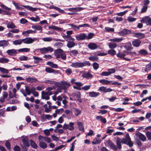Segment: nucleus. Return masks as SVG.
Instances as JSON below:
<instances>
[{
  "mask_svg": "<svg viewBox=\"0 0 151 151\" xmlns=\"http://www.w3.org/2000/svg\"><path fill=\"white\" fill-rule=\"evenodd\" d=\"M30 19L31 20L35 22H38L40 21V18L38 16H37L36 17H31Z\"/></svg>",
  "mask_w": 151,
  "mask_h": 151,
  "instance_id": "58",
  "label": "nucleus"
},
{
  "mask_svg": "<svg viewBox=\"0 0 151 151\" xmlns=\"http://www.w3.org/2000/svg\"><path fill=\"white\" fill-rule=\"evenodd\" d=\"M38 139L39 141V143L43 142L45 141V137L40 135L38 137Z\"/></svg>",
  "mask_w": 151,
  "mask_h": 151,
  "instance_id": "57",
  "label": "nucleus"
},
{
  "mask_svg": "<svg viewBox=\"0 0 151 151\" xmlns=\"http://www.w3.org/2000/svg\"><path fill=\"white\" fill-rule=\"evenodd\" d=\"M105 29L107 32H113L114 31V28H110L109 27H105Z\"/></svg>",
  "mask_w": 151,
  "mask_h": 151,
  "instance_id": "51",
  "label": "nucleus"
},
{
  "mask_svg": "<svg viewBox=\"0 0 151 151\" xmlns=\"http://www.w3.org/2000/svg\"><path fill=\"white\" fill-rule=\"evenodd\" d=\"M18 50L14 49L8 50L6 51L7 54L11 56H15L17 55Z\"/></svg>",
  "mask_w": 151,
  "mask_h": 151,
  "instance_id": "16",
  "label": "nucleus"
},
{
  "mask_svg": "<svg viewBox=\"0 0 151 151\" xmlns=\"http://www.w3.org/2000/svg\"><path fill=\"white\" fill-rule=\"evenodd\" d=\"M88 59L92 61H96L98 60V58L96 56H91L89 57Z\"/></svg>",
  "mask_w": 151,
  "mask_h": 151,
  "instance_id": "47",
  "label": "nucleus"
},
{
  "mask_svg": "<svg viewBox=\"0 0 151 151\" xmlns=\"http://www.w3.org/2000/svg\"><path fill=\"white\" fill-rule=\"evenodd\" d=\"M25 91L26 92V94L27 95H29L32 93L31 88H30L29 87L26 86L25 87Z\"/></svg>",
  "mask_w": 151,
  "mask_h": 151,
  "instance_id": "48",
  "label": "nucleus"
},
{
  "mask_svg": "<svg viewBox=\"0 0 151 151\" xmlns=\"http://www.w3.org/2000/svg\"><path fill=\"white\" fill-rule=\"evenodd\" d=\"M122 141L119 137H117L116 140V144L117 145V147L119 150H120L122 148L121 143L122 142Z\"/></svg>",
  "mask_w": 151,
  "mask_h": 151,
  "instance_id": "32",
  "label": "nucleus"
},
{
  "mask_svg": "<svg viewBox=\"0 0 151 151\" xmlns=\"http://www.w3.org/2000/svg\"><path fill=\"white\" fill-rule=\"evenodd\" d=\"M19 58L20 61H26L28 59H29L28 57L24 55L20 56Z\"/></svg>",
  "mask_w": 151,
  "mask_h": 151,
  "instance_id": "60",
  "label": "nucleus"
},
{
  "mask_svg": "<svg viewBox=\"0 0 151 151\" xmlns=\"http://www.w3.org/2000/svg\"><path fill=\"white\" fill-rule=\"evenodd\" d=\"M102 140L100 138H98L95 137L93 139V141L92 142L93 145H98L101 142Z\"/></svg>",
  "mask_w": 151,
  "mask_h": 151,
  "instance_id": "29",
  "label": "nucleus"
},
{
  "mask_svg": "<svg viewBox=\"0 0 151 151\" xmlns=\"http://www.w3.org/2000/svg\"><path fill=\"white\" fill-rule=\"evenodd\" d=\"M0 6L3 9H2V14L8 15H11V12L10 11L11 10V8L7 7L3 4L0 5Z\"/></svg>",
  "mask_w": 151,
  "mask_h": 151,
  "instance_id": "6",
  "label": "nucleus"
},
{
  "mask_svg": "<svg viewBox=\"0 0 151 151\" xmlns=\"http://www.w3.org/2000/svg\"><path fill=\"white\" fill-rule=\"evenodd\" d=\"M69 39H65L68 42L66 46L68 48H71L76 45L75 42V39L73 37H70Z\"/></svg>",
  "mask_w": 151,
  "mask_h": 151,
  "instance_id": "7",
  "label": "nucleus"
},
{
  "mask_svg": "<svg viewBox=\"0 0 151 151\" xmlns=\"http://www.w3.org/2000/svg\"><path fill=\"white\" fill-rule=\"evenodd\" d=\"M88 47L90 50H93L97 49L98 47V46L95 43L90 42L88 44Z\"/></svg>",
  "mask_w": 151,
  "mask_h": 151,
  "instance_id": "20",
  "label": "nucleus"
},
{
  "mask_svg": "<svg viewBox=\"0 0 151 151\" xmlns=\"http://www.w3.org/2000/svg\"><path fill=\"white\" fill-rule=\"evenodd\" d=\"M77 125L79 130L82 132H84V127L83 124L81 122H78Z\"/></svg>",
  "mask_w": 151,
  "mask_h": 151,
  "instance_id": "34",
  "label": "nucleus"
},
{
  "mask_svg": "<svg viewBox=\"0 0 151 151\" xmlns=\"http://www.w3.org/2000/svg\"><path fill=\"white\" fill-rule=\"evenodd\" d=\"M68 25L70 26L72 29L76 31L78 30L80 27H90V26L87 24H80L77 26V25L72 24H68Z\"/></svg>",
  "mask_w": 151,
  "mask_h": 151,
  "instance_id": "5",
  "label": "nucleus"
},
{
  "mask_svg": "<svg viewBox=\"0 0 151 151\" xmlns=\"http://www.w3.org/2000/svg\"><path fill=\"white\" fill-rule=\"evenodd\" d=\"M88 93L89 96L91 97H96L100 95L99 93L93 91L90 92Z\"/></svg>",
  "mask_w": 151,
  "mask_h": 151,
  "instance_id": "26",
  "label": "nucleus"
},
{
  "mask_svg": "<svg viewBox=\"0 0 151 151\" xmlns=\"http://www.w3.org/2000/svg\"><path fill=\"white\" fill-rule=\"evenodd\" d=\"M55 89V88L54 86H53L52 87H49L46 88V91H42V98L46 100H49L50 99L49 96L52 95L51 91Z\"/></svg>",
  "mask_w": 151,
  "mask_h": 151,
  "instance_id": "2",
  "label": "nucleus"
},
{
  "mask_svg": "<svg viewBox=\"0 0 151 151\" xmlns=\"http://www.w3.org/2000/svg\"><path fill=\"white\" fill-rule=\"evenodd\" d=\"M78 53V51L75 50H72L69 52V54L71 56H76Z\"/></svg>",
  "mask_w": 151,
  "mask_h": 151,
  "instance_id": "43",
  "label": "nucleus"
},
{
  "mask_svg": "<svg viewBox=\"0 0 151 151\" xmlns=\"http://www.w3.org/2000/svg\"><path fill=\"white\" fill-rule=\"evenodd\" d=\"M123 40L122 38H118L117 37H115L113 39H111L110 41L112 42H122Z\"/></svg>",
  "mask_w": 151,
  "mask_h": 151,
  "instance_id": "37",
  "label": "nucleus"
},
{
  "mask_svg": "<svg viewBox=\"0 0 151 151\" xmlns=\"http://www.w3.org/2000/svg\"><path fill=\"white\" fill-rule=\"evenodd\" d=\"M81 93L80 91H77L72 94V96L77 99H80L81 97Z\"/></svg>",
  "mask_w": 151,
  "mask_h": 151,
  "instance_id": "33",
  "label": "nucleus"
},
{
  "mask_svg": "<svg viewBox=\"0 0 151 151\" xmlns=\"http://www.w3.org/2000/svg\"><path fill=\"white\" fill-rule=\"evenodd\" d=\"M46 65L53 68H58V66L57 64H55L53 62L51 61L47 62Z\"/></svg>",
  "mask_w": 151,
  "mask_h": 151,
  "instance_id": "31",
  "label": "nucleus"
},
{
  "mask_svg": "<svg viewBox=\"0 0 151 151\" xmlns=\"http://www.w3.org/2000/svg\"><path fill=\"white\" fill-rule=\"evenodd\" d=\"M140 22L141 23H145L147 25L151 26V18L148 16L142 18Z\"/></svg>",
  "mask_w": 151,
  "mask_h": 151,
  "instance_id": "11",
  "label": "nucleus"
},
{
  "mask_svg": "<svg viewBox=\"0 0 151 151\" xmlns=\"http://www.w3.org/2000/svg\"><path fill=\"white\" fill-rule=\"evenodd\" d=\"M138 52L139 54L142 55H146L148 54L147 52L144 49H142L139 50Z\"/></svg>",
  "mask_w": 151,
  "mask_h": 151,
  "instance_id": "53",
  "label": "nucleus"
},
{
  "mask_svg": "<svg viewBox=\"0 0 151 151\" xmlns=\"http://www.w3.org/2000/svg\"><path fill=\"white\" fill-rule=\"evenodd\" d=\"M63 50L60 49H58L54 51V54L57 59L61 58L63 60L66 59V54L63 53Z\"/></svg>",
  "mask_w": 151,
  "mask_h": 151,
  "instance_id": "4",
  "label": "nucleus"
},
{
  "mask_svg": "<svg viewBox=\"0 0 151 151\" xmlns=\"http://www.w3.org/2000/svg\"><path fill=\"white\" fill-rule=\"evenodd\" d=\"M112 90H113L110 88H106V87L102 86L99 88L98 91L106 93L111 92Z\"/></svg>",
  "mask_w": 151,
  "mask_h": 151,
  "instance_id": "15",
  "label": "nucleus"
},
{
  "mask_svg": "<svg viewBox=\"0 0 151 151\" xmlns=\"http://www.w3.org/2000/svg\"><path fill=\"white\" fill-rule=\"evenodd\" d=\"M91 65V63L89 61H85L82 62H76L73 63L70 66L74 68H80L86 66H89Z\"/></svg>",
  "mask_w": 151,
  "mask_h": 151,
  "instance_id": "3",
  "label": "nucleus"
},
{
  "mask_svg": "<svg viewBox=\"0 0 151 151\" xmlns=\"http://www.w3.org/2000/svg\"><path fill=\"white\" fill-rule=\"evenodd\" d=\"M141 42L139 39H135L133 40L132 42V45L136 47H138L140 46Z\"/></svg>",
  "mask_w": 151,
  "mask_h": 151,
  "instance_id": "24",
  "label": "nucleus"
},
{
  "mask_svg": "<svg viewBox=\"0 0 151 151\" xmlns=\"http://www.w3.org/2000/svg\"><path fill=\"white\" fill-rule=\"evenodd\" d=\"M72 111L75 115L78 116L81 114V111L78 109L73 108Z\"/></svg>",
  "mask_w": 151,
  "mask_h": 151,
  "instance_id": "30",
  "label": "nucleus"
},
{
  "mask_svg": "<svg viewBox=\"0 0 151 151\" xmlns=\"http://www.w3.org/2000/svg\"><path fill=\"white\" fill-rule=\"evenodd\" d=\"M134 35L133 36L139 39H142L145 37V35L141 33H133Z\"/></svg>",
  "mask_w": 151,
  "mask_h": 151,
  "instance_id": "25",
  "label": "nucleus"
},
{
  "mask_svg": "<svg viewBox=\"0 0 151 151\" xmlns=\"http://www.w3.org/2000/svg\"><path fill=\"white\" fill-rule=\"evenodd\" d=\"M36 90V89L35 87H31V92L34 96L37 97L39 96V94L37 92L35 91Z\"/></svg>",
  "mask_w": 151,
  "mask_h": 151,
  "instance_id": "35",
  "label": "nucleus"
},
{
  "mask_svg": "<svg viewBox=\"0 0 151 151\" xmlns=\"http://www.w3.org/2000/svg\"><path fill=\"white\" fill-rule=\"evenodd\" d=\"M122 142L124 144H127L130 147L132 146L133 145V143L131 141L130 138L128 134H127L126 135L125 139H122Z\"/></svg>",
  "mask_w": 151,
  "mask_h": 151,
  "instance_id": "8",
  "label": "nucleus"
},
{
  "mask_svg": "<svg viewBox=\"0 0 151 151\" xmlns=\"http://www.w3.org/2000/svg\"><path fill=\"white\" fill-rule=\"evenodd\" d=\"M131 33V31L129 30L124 29L118 32V35L120 36H124Z\"/></svg>",
  "mask_w": 151,
  "mask_h": 151,
  "instance_id": "12",
  "label": "nucleus"
},
{
  "mask_svg": "<svg viewBox=\"0 0 151 151\" xmlns=\"http://www.w3.org/2000/svg\"><path fill=\"white\" fill-rule=\"evenodd\" d=\"M30 145L32 147L35 149H37V146L36 144L32 140H30Z\"/></svg>",
  "mask_w": 151,
  "mask_h": 151,
  "instance_id": "52",
  "label": "nucleus"
},
{
  "mask_svg": "<svg viewBox=\"0 0 151 151\" xmlns=\"http://www.w3.org/2000/svg\"><path fill=\"white\" fill-rule=\"evenodd\" d=\"M73 32L72 30L67 31L66 32L67 35H62L64 39H69L70 37H72L70 35L73 34Z\"/></svg>",
  "mask_w": 151,
  "mask_h": 151,
  "instance_id": "23",
  "label": "nucleus"
},
{
  "mask_svg": "<svg viewBox=\"0 0 151 151\" xmlns=\"http://www.w3.org/2000/svg\"><path fill=\"white\" fill-rule=\"evenodd\" d=\"M151 70V62L147 64L145 67L144 70L145 72H148Z\"/></svg>",
  "mask_w": 151,
  "mask_h": 151,
  "instance_id": "44",
  "label": "nucleus"
},
{
  "mask_svg": "<svg viewBox=\"0 0 151 151\" xmlns=\"http://www.w3.org/2000/svg\"><path fill=\"white\" fill-rule=\"evenodd\" d=\"M124 53H117L116 55L117 57L124 58V57L127 54H131V53H132L134 54H135L136 53L135 52H132L130 51H125L124 52Z\"/></svg>",
  "mask_w": 151,
  "mask_h": 151,
  "instance_id": "14",
  "label": "nucleus"
},
{
  "mask_svg": "<svg viewBox=\"0 0 151 151\" xmlns=\"http://www.w3.org/2000/svg\"><path fill=\"white\" fill-rule=\"evenodd\" d=\"M86 35L84 33H81L76 35V39L78 41L86 40Z\"/></svg>",
  "mask_w": 151,
  "mask_h": 151,
  "instance_id": "13",
  "label": "nucleus"
},
{
  "mask_svg": "<svg viewBox=\"0 0 151 151\" xmlns=\"http://www.w3.org/2000/svg\"><path fill=\"white\" fill-rule=\"evenodd\" d=\"M127 45H125V47L127 50H130L132 49V45L130 42H129L127 43Z\"/></svg>",
  "mask_w": 151,
  "mask_h": 151,
  "instance_id": "59",
  "label": "nucleus"
},
{
  "mask_svg": "<svg viewBox=\"0 0 151 151\" xmlns=\"http://www.w3.org/2000/svg\"><path fill=\"white\" fill-rule=\"evenodd\" d=\"M7 27L9 29H13L16 27L15 25L12 22H8L7 24Z\"/></svg>",
  "mask_w": 151,
  "mask_h": 151,
  "instance_id": "38",
  "label": "nucleus"
},
{
  "mask_svg": "<svg viewBox=\"0 0 151 151\" xmlns=\"http://www.w3.org/2000/svg\"><path fill=\"white\" fill-rule=\"evenodd\" d=\"M65 73L68 75H69L72 73V70L70 68H68L65 71Z\"/></svg>",
  "mask_w": 151,
  "mask_h": 151,
  "instance_id": "62",
  "label": "nucleus"
},
{
  "mask_svg": "<svg viewBox=\"0 0 151 151\" xmlns=\"http://www.w3.org/2000/svg\"><path fill=\"white\" fill-rule=\"evenodd\" d=\"M49 28H50L52 29H54L56 30L61 31L63 29V28L58 27L54 25H52L51 26L49 27Z\"/></svg>",
  "mask_w": 151,
  "mask_h": 151,
  "instance_id": "40",
  "label": "nucleus"
},
{
  "mask_svg": "<svg viewBox=\"0 0 151 151\" xmlns=\"http://www.w3.org/2000/svg\"><path fill=\"white\" fill-rule=\"evenodd\" d=\"M45 70L46 72L48 73H54L55 74H58V70H55L49 67H47L46 68Z\"/></svg>",
  "mask_w": 151,
  "mask_h": 151,
  "instance_id": "21",
  "label": "nucleus"
},
{
  "mask_svg": "<svg viewBox=\"0 0 151 151\" xmlns=\"http://www.w3.org/2000/svg\"><path fill=\"white\" fill-rule=\"evenodd\" d=\"M110 42L108 45L109 47L111 49H114L116 48L117 46V44L114 42Z\"/></svg>",
  "mask_w": 151,
  "mask_h": 151,
  "instance_id": "39",
  "label": "nucleus"
},
{
  "mask_svg": "<svg viewBox=\"0 0 151 151\" xmlns=\"http://www.w3.org/2000/svg\"><path fill=\"white\" fill-rule=\"evenodd\" d=\"M61 89L64 90L69 88L70 86L69 83L65 81H62Z\"/></svg>",
  "mask_w": 151,
  "mask_h": 151,
  "instance_id": "17",
  "label": "nucleus"
},
{
  "mask_svg": "<svg viewBox=\"0 0 151 151\" xmlns=\"http://www.w3.org/2000/svg\"><path fill=\"white\" fill-rule=\"evenodd\" d=\"M9 44L7 41L4 40L0 41V47H2L3 48L7 46Z\"/></svg>",
  "mask_w": 151,
  "mask_h": 151,
  "instance_id": "28",
  "label": "nucleus"
},
{
  "mask_svg": "<svg viewBox=\"0 0 151 151\" xmlns=\"http://www.w3.org/2000/svg\"><path fill=\"white\" fill-rule=\"evenodd\" d=\"M100 83H102L103 84L108 85L111 83V81L106 80L104 79L100 80L99 81Z\"/></svg>",
  "mask_w": 151,
  "mask_h": 151,
  "instance_id": "42",
  "label": "nucleus"
},
{
  "mask_svg": "<svg viewBox=\"0 0 151 151\" xmlns=\"http://www.w3.org/2000/svg\"><path fill=\"white\" fill-rule=\"evenodd\" d=\"M26 81L28 82L36 83L38 81L37 79L34 77H28L26 78Z\"/></svg>",
  "mask_w": 151,
  "mask_h": 151,
  "instance_id": "27",
  "label": "nucleus"
},
{
  "mask_svg": "<svg viewBox=\"0 0 151 151\" xmlns=\"http://www.w3.org/2000/svg\"><path fill=\"white\" fill-rule=\"evenodd\" d=\"M61 92V90L60 88H58L57 90L55 91H51V93H52V94H54V95H57L59 93Z\"/></svg>",
  "mask_w": 151,
  "mask_h": 151,
  "instance_id": "63",
  "label": "nucleus"
},
{
  "mask_svg": "<svg viewBox=\"0 0 151 151\" xmlns=\"http://www.w3.org/2000/svg\"><path fill=\"white\" fill-rule=\"evenodd\" d=\"M76 86H74L73 87L75 89L78 90H81L82 87H81L83 85V83L80 82H77L75 84Z\"/></svg>",
  "mask_w": 151,
  "mask_h": 151,
  "instance_id": "22",
  "label": "nucleus"
},
{
  "mask_svg": "<svg viewBox=\"0 0 151 151\" xmlns=\"http://www.w3.org/2000/svg\"><path fill=\"white\" fill-rule=\"evenodd\" d=\"M135 135L142 141H144L146 140V138L145 136L139 132L136 133Z\"/></svg>",
  "mask_w": 151,
  "mask_h": 151,
  "instance_id": "18",
  "label": "nucleus"
},
{
  "mask_svg": "<svg viewBox=\"0 0 151 151\" xmlns=\"http://www.w3.org/2000/svg\"><path fill=\"white\" fill-rule=\"evenodd\" d=\"M36 40L38 41V40L37 38L34 37L32 38L30 37H28L22 39L15 40L13 41V44L15 45H20L23 42L25 44H30L32 43L35 41Z\"/></svg>",
  "mask_w": 151,
  "mask_h": 151,
  "instance_id": "1",
  "label": "nucleus"
},
{
  "mask_svg": "<svg viewBox=\"0 0 151 151\" xmlns=\"http://www.w3.org/2000/svg\"><path fill=\"white\" fill-rule=\"evenodd\" d=\"M82 76L86 78H92L93 76L91 73V71L89 70L87 72H84L82 75Z\"/></svg>",
  "mask_w": 151,
  "mask_h": 151,
  "instance_id": "19",
  "label": "nucleus"
},
{
  "mask_svg": "<svg viewBox=\"0 0 151 151\" xmlns=\"http://www.w3.org/2000/svg\"><path fill=\"white\" fill-rule=\"evenodd\" d=\"M30 51V49L27 48H21L18 50V51L20 52H27Z\"/></svg>",
  "mask_w": 151,
  "mask_h": 151,
  "instance_id": "50",
  "label": "nucleus"
},
{
  "mask_svg": "<svg viewBox=\"0 0 151 151\" xmlns=\"http://www.w3.org/2000/svg\"><path fill=\"white\" fill-rule=\"evenodd\" d=\"M94 35V33L91 32H90L88 33V35H86V40H88L92 39Z\"/></svg>",
  "mask_w": 151,
  "mask_h": 151,
  "instance_id": "55",
  "label": "nucleus"
},
{
  "mask_svg": "<svg viewBox=\"0 0 151 151\" xmlns=\"http://www.w3.org/2000/svg\"><path fill=\"white\" fill-rule=\"evenodd\" d=\"M0 71L4 73H9V71L7 69L2 67H0Z\"/></svg>",
  "mask_w": 151,
  "mask_h": 151,
  "instance_id": "64",
  "label": "nucleus"
},
{
  "mask_svg": "<svg viewBox=\"0 0 151 151\" xmlns=\"http://www.w3.org/2000/svg\"><path fill=\"white\" fill-rule=\"evenodd\" d=\"M137 19L136 18L132 17L131 16H129L127 17V20L129 22H133L135 21Z\"/></svg>",
  "mask_w": 151,
  "mask_h": 151,
  "instance_id": "61",
  "label": "nucleus"
},
{
  "mask_svg": "<svg viewBox=\"0 0 151 151\" xmlns=\"http://www.w3.org/2000/svg\"><path fill=\"white\" fill-rule=\"evenodd\" d=\"M9 61V60L6 58H0V63H7Z\"/></svg>",
  "mask_w": 151,
  "mask_h": 151,
  "instance_id": "46",
  "label": "nucleus"
},
{
  "mask_svg": "<svg viewBox=\"0 0 151 151\" xmlns=\"http://www.w3.org/2000/svg\"><path fill=\"white\" fill-rule=\"evenodd\" d=\"M108 71H104L101 73L100 75L102 76H108L111 74L114 73L115 72V69L114 68H111L108 70Z\"/></svg>",
  "mask_w": 151,
  "mask_h": 151,
  "instance_id": "10",
  "label": "nucleus"
},
{
  "mask_svg": "<svg viewBox=\"0 0 151 151\" xmlns=\"http://www.w3.org/2000/svg\"><path fill=\"white\" fill-rule=\"evenodd\" d=\"M22 6L25 8H27L28 10L32 12L35 11H37L38 9L36 8H33L29 6Z\"/></svg>",
  "mask_w": 151,
  "mask_h": 151,
  "instance_id": "36",
  "label": "nucleus"
},
{
  "mask_svg": "<svg viewBox=\"0 0 151 151\" xmlns=\"http://www.w3.org/2000/svg\"><path fill=\"white\" fill-rule=\"evenodd\" d=\"M45 48L46 51L47 53H48L49 52H52V51H53L54 50L53 49L52 47L50 46L46 47H45Z\"/></svg>",
  "mask_w": 151,
  "mask_h": 151,
  "instance_id": "56",
  "label": "nucleus"
},
{
  "mask_svg": "<svg viewBox=\"0 0 151 151\" xmlns=\"http://www.w3.org/2000/svg\"><path fill=\"white\" fill-rule=\"evenodd\" d=\"M39 146L41 148L43 149H45L47 147V144L44 142L39 143Z\"/></svg>",
  "mask_w": 151,
  "mask_h": 151,
  "instance_id": "49",
  "label": "nucleus"
},
{
  "mask_svg": "<svg viewBox=\"0 0 151 151\" xmlns=\"http://www.w3.org/2000/svg\"><path fill=\"white\" fill-rule=\"evenodd\" d=\"M33 58L34 60V63L35 64H37L39 63L40 61H42V58H41L35 56H33Z\"/></svg>",
  "mask_w": 151,
  "mask_h": 151,
  "instance_id": "41",
  "label": "nucleus"
},
{
  "mask_svg": "<svg viewBox=\"0 0 151 151\" xmlns=\"http://www.w3.org/2000/svg\"><path fill=\"white\" fill-rule=\"evenodd\" d=\"M74 123L73 122H70L69 124H65L63 126V129L64 130L68 129L70 131H73L74 130V128L73 126Z\"/></svg>",
  "mask_w": 151,
  "mask_h": 151,
  "instance_id": "9",
  "label": "nucleus"
},
{
  "mask_svg": "<svg viewBox=\"0 0 151 151\" xmlns=\"http://www.w3.org/2000/svg\"><path fill=\"white\" fill-rule=\"evenodd\" d=\"M108 53L109 54L114 56L116 54V51L113 49H111L108 50Z\"/></svg>",
  "mask_w": 151,
  "mask_h": 151,
  "instance_id": "45",
  "label": "nucleus"
},
{
  "mask_svg": "<svg viewBox=\"0 0 151 151\" xmlns=\"http://www.w3.org/2000/svg\"><path fill=\"white\" fill-rule=\"evenodd\" d=\"M91 87V85L85 86H84L82 87L81 90H83L84 91H87Z\"/></svg>",
  "mask_w": 151,
  "mask_h": 151,
  "instance_id": "54",
  "label": "nucleus"
}]
</instances>
